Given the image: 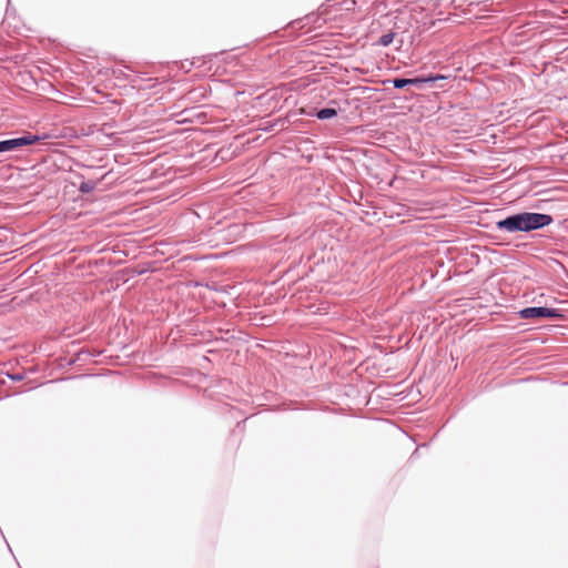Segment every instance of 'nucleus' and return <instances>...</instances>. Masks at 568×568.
Listing matches in <instances>:
<instances>
[{
	"mask_svg": "<svg viewBox=\"0 0 568 568\" xmlns=\"http://www.w3.org/2000/svg\"><path fill=\"white\" fill-rule=\"evenodd\" d=\"M552 217L540 213H519L497 222V229L507 232H529L549 225Z\"/></svg>",
	"mask_w": 568,
	"mask_h": 568,
	"instance_id": "obj_1",
	"label": "nucleus"
},
{
	"mask_svg": "<svg viewBox=\"0 0 568 568\" xmlns=\"http://www.w3.org/2000/svg\"><path fill=\"white\" fill-rule=\"evenodd\" d=\"M519 316L521 318H539V317H561V314L558 310L548 308V307H527L519 312Z\"/></svg>",
	"mask_w": 568,
	"mask_h": 568,
	"instance_id": "obj_2",
	"label": "nucleus"
},
{
	"mask_svg": "<svg viewBox=\"0 0 568 568\" xmlns=\"http://www.w3.org/2000/svg\"><path fill=\"white\" fill-rule=\"evenodd\" d=\"M37 141H39V136L31 134L18 139L0 141V152L13 151L26 145H31Z\"/></svg>",
	"mask_w": 568,
	"mask_h": 568,
	"instance_id": "obj_3",
	"label": "nucleus"
},
{
	"mask_svg": "<svg viewBox=\"0 0 568 568\" xmlns=\"http://www.w3.org/2000/svg\"><path fill=\"white\" fill-rule=\"evenodd\" d=\"M440 79H445L444 75L437 74L428 78H414V79H394L393 84L396 89H402L408 84H419L424 82H433Z\"/></svg>",
	"mask_w": 568,
	"mask_h": 568,
	"instance_id": "obj_4",
	"label": "nucleus"
},
{
	"mask_svg": "<svg viewBox=\"0 0 568 568\" xmlns=\"http://www.w3.org/2000/svg\"><path fill=\"white\" fill-rule=\"evenodd\" d=\"M336 110L335 109H332V108H326V109H322L320 110L316 115L318 119L321 120H324V119H331L333 116L336 115Z\"/></svg>",
	"mask_w": 568,
	"mask_h": 568,
	"instance_id": "obj_5",
	"label": "nucleus"
},
{
	"mask_svg": "<svg viewBox=\"0 0 568 568\" xmlns=\"http://www.w3.org/2000/svg\"><path fill=\"white\" fill-rule=\"evenodd\" d=\"M394 38L395 33L388 32L379 38L378 43L383 47H387L393 42Z\"/></svg>",
	"mask_w": 568,
	"mask_h": 568,
	"instance_id": "obj_6",
	"label": "nucleus"
},
{
	"mask_svg": "<svg viewBox=\"0 0 568 568\" xmlns=\"http://www.w3.org/2000/svg\"><path fill=\"white\" fill-rule=\"evenodd\" d=\"M80 190H81V191L87 192V191H89V187H88V185H87V184H84V183H83V184L81 185Z\"/></svg>",
	"mask_w": 568,
	"mask_h": 568,
	"instance_id": "obj_7",
	"label": "nucleus"
}]
</instances>
